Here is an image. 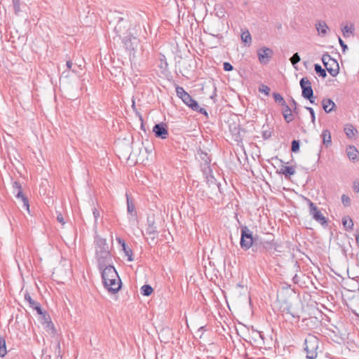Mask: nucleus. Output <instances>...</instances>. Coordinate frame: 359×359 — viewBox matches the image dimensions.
Returning a JSON list of instances; mask_svg holds the SVG:
<instances>
[{"label": "nucleus", "mask_w": 359, "mask_h": 359, "mask_svg": "<svg viewBox=\"0 0 359 359\" xmlns=\"http://www.w3.org/2000/svg\"><path fill=\"white\" fill-rule=\"evenodd\" d=\"M102 283L107 291L111 294L118 292L121 287V280L115 268L109 264L108 266L100 269Z\"/></svg>", "instance_id": "nucleus-1"}, {"label": "nucleus", "mask_w": 359, "mask_h": 359, "mask_svg": "<svg viewBox=\"0 0 359 359\" xmlns=\"http://www.w3.org/2000/svg\"><path fill=\"white\" fill-rule=\"evenodd\" d=\"M95 255L98 263L99 269L111 264L112 257L109 251V245L105 239L97 238L96 239Z\"/></svg>", "instance_id": "nucleus-2"}, {"label": "nucleus", "mask_w": 359, "mask_h": 359, "mask_svg": "<svg viewBox=\"0 0 359 359\" xmlns=\"http://www.w3.org/2000/svg\"><path fill=\"white\" fill-rule=\"evenodd\" d=\"M320 341L314 335L309 334L304 340V351L308 359H314L318 355Z\"/></svg>", "instance_id": "nucleus-3"}, {"label": "nucleus", "mask_w": 359, "mask_h": 359, "mask_svg": "<svg viewBox=\"0 0 359 359\" xmlns=\"http://www.w3.org/2000/svg\"><path fill=\"white\" fill-rule=\"evenodd\" d=\"M322 62L326 70L332 76L334 77L338 75L339 72V63L335 59L331 57L327 53L323 55Z\"/></svg>", "instance_id": "nucleus-4"}, {"label": "nucleus", "mask_w": 359, "mask_h": 359, "mask_svg": "<svg viewBox=\"0 0 359 359\" xmlns=\"http://www.w3.org/2000/svg\"><path fill=\"white\" fill-rule=\"evenodd\" d=\"M257 238L252 236V231L246 226L241 227V247L244 250L250 249Z\"/></svg>", "instance_id": "nucleus-5"}, {"label": "nucleus", "mask_w": 359, "mask_h": 359, "mask_svg": "<svg viewBox=\"0 0 359 359\" xmlns=\"http://www.w3.org/2000/svg\"><path fill=\"white\" fill-rule=\"evenodd\" d=\"M305 200L306 201L309 205V213L312 216L313 219L323 226H327V219L318 210L316 205L307 198H305Z\"/></svg>", "instance_id": "nucleus-6"}, {"label": "nucleus", "mask_w": 359, "mask_h": 359, "mask_svg": "<svg viewBox=\"0 0 359 359\" xmlns=\"http://www.w3.org/2000/svg\"><path fill=\"white\" fill-rule=\"evenodd\" d=\"M299 84L302 90V95L303 97L314 98L311 83L307 77H303L301 79Z\"/></svg>", "instance_id": "nucleus-7"}, {"label": "nucleus", "mask_w": 359, "mask_h": 359, "mask_svg": "<svg viewBox=\"0 0 359 359\" xmlns=\"http://www.w3.org/2000/svg\"><path fill=\"white\" fill-rule=\"evenodd\" d=\"M13 193L15 194V196L18 198H21L23 201L24 206L29 210V201L25 196L22 191V187L20 182H14L13 183Z\"/></svg>", "instance_id": "nucleus-8"}, {"label": "nucleus", "mask_w": 359, "mask_h": 359, "mask_svg": "<svg viewBox=\"0 0 359 359\" xmlns=\"http://www.w3.org/2000/svg\"><path fill=\"white\" fill-rule=\"evenodd\" d=\"M153 132L156 137L166 139L168 136V131L165 123L156 124L153 128Z\"/></svg>", "instance_id": "nucleus-9"}, {"label": "nucleus", "mask_w": 359, "mask_h": 359, "mask_svg": "<svg viewBox=\"0 0 359 359\" xmlns=\"http://www.w3.org/2000/svg\"><path fill=\"white\" fill-rule=\"evenodd\" d=\"M273 51L269 48H262L257 51L259 60L262 64H267L269 58L271 57Z\"/></svg>", "instance_id": "nucleus-10"}, {"label": "nucleus", "mask_w": 359, "mask_h": 359, "mask_svg": "<svg viewBox=\"0 0 359 359\" xmlns=\"http://www.w3.org/2000/svg\"><path fill=\"white\" fill-rule=\"evenodd\" d=\"M123 43L127 50L134 51L139 43V40L136 37L128 36L123 39Z\"/></svg>", "instance_id": "nucleus-11"}, {"label": "nucleus", "mask_w": 359, "mask_h": 359, "mask_svg": "<svg viewBox=\"0 0 359 359\" xmlns=\"http://www.w3.org/2000/svg\"><path fill=\"white\" fill-rule=\"evenodd\" d=\"M25 300L29 303L31 308L36 311L38 314H43L40 304L32 299L28 292L25 294Z\"/></svg>", "instance_id": "nucleus-12"}, {"label": "nucleus", "mask_w": 359, "mask_h": 359, "mask_svg": "<svg viewBox=\"0 0 359 359\" xmlns=\"http://www.w3.org/2000/svg\"><path fill=\"white\" fill-rule=\"evenodd\" d=\"M128 25V23L127 21L123 20V19H121L117 25H116L114 28V31L116 32V34L121 36L122 35H124L127 34V27Z\"/></svg>", "instance_id": "nucleus-13"}, {"label": "nucleus", "mask_w": 359, "mask_h": 359, "mask_svg": "<svg viewBox=\"0 0 359 359\" xmlns=\"http://www.w3.org/2000/svg\"><path fill=\"white\" fill-rule=\"evenodd\" d=\"M182 102L189 107L191 109H197L198 107V102L192 99L191 95L187 93L186 95L182 99Z\"/></svg>", "instance_id": "nucleus-14"}, {"label": "nucleus", "mask_w": 359, "mask_h": 359, "mask_svg": "<svg viewBox=\"0 0 359 359\" xmlns=\"http://www.w3.org/2000/svg\"><path fill=\"white\" fill-rule=\"evenodd\" d=\"M335 103L329 98H325L322 101V107L326 113L331 112L335 107Z\"/></svg>", "instance_id": "nucleus-15"}, {"label": "nucleus", "mask_w": 359, "mask_h": 359, "mask_svg": "<svg viewBox=\"0 0 359 359\" xmlns=\"http://www.w3.org/2000/svg\"><path fill=\"white\" fill-rule=\"evenodd\" d=\"M346 154L350 160L355 161L358 159L359 152L354 146H348L346 148Z\"/></svg>", "instance_id": "nucleus-16"}, {"label": "nucleus", "mask_w": 359, "mask_h": 359, "mask_svg": "<svg viewBox=\"0 0 359 359\" xmlns=\"http://www.w3.org/2000/svg\"><path fill=\"white\" fill-rule=\"evenodd\" d=\"M117 241H118V243L121 245L122 248H123V250L124 251V253L125 255L128 257V260L129 262H131L133 261V251L132 250L128 247L125 243L124 241H123L122 239L121 238H117Z\"/></svg>", "instance_id": "nucleus-17"}, {"label": "nucleus", "mask_w": 359, "mask_h": 359, "mask_svg": "<svg viewBox=\"0 0 359 359\" xmlns=\"http://www.w3.org/2000/svg\"><path fill=\"white\" fill-rule=\"evenodd\" d=\"M323 144L328 147L332 142L331 134L328 130H324L321 134Z\"/></svg>", "instance_id": "nucleus-18"}, {"label": "nucleus", "mask_w": 359, "mask_h": 359, "mask_svg": "<svg viewBox=\"0 0 359 359\" xmlns=\"http://www.w3.org/2000/svg\"><path fill=\"white\" fill-rule=\"evenodd\" d=\"M264 242L259 241L257 238L251 248H252V251L255 252L263 253V252H264Z\"/></svg>", "instance_id": "nucleus-19"}, {"label": "nucleus", "mask_w": 359, "mask_h": 359, "mask_svg": "<svg viewBox=\"0 0 359 359\" xmlns=\"http://www.w3.org/2000/svg\"><path fill=\"white\" fill-rule=\"evenodd\" d=\"M283 107H284V110L283 111V114L284 118L287 123H290L293 120L292 109L287 104H285V105H283Z\"/></svg>", "instance_id": "nucleus-20"}, {"label": "nucleus", "mask_w": 359, "mask_h": 359, "mask_svg": "<svg viewBox=\"0 0 359 359\" xmlns=\"http://www.w3.org/2000/svg\"><path fill=\"white\" fill-rule=\"evenodd\" d=\"M344 130L348 138H353L358 133L357 130L351 124H346L344 126Z\"/></svg>", "instance_id": "nucleus-21"}, {"label": "nucleus", "mask_w": 359, "mask_h": 359, "mask_svg": "<svg viewBox=\"0 0 359 359\" xmlns=\"http://www.w3.org/2000/svg\"><path fill=\"white\" fill-rule=\"evenodd\" d=\"M316 29L320 34L325 35L329 29L328 26L324 21H319L316 24Z\"/></svg>", "instance_id": "nucleus-22"}, {"label": "nucleus", "mask_w": 359, "mask_h": 359, "mask_svg": "<svg viewBox=\"0 0 359 359\" xmlns=\"http://www.w3.org/2000/svg\"><path fill=\"white\" fill-rule=\"evenodd\" d=\"M241 40L243 42H244L248 46L251 44L252 36H251L250 32L248 29H246L242 32Z\"/></svg>", "instance_id": "nucleus-23"}, {"label": "nucleus", "mask_w": 359, "mask_h": 359, "mask_svg": "<svg viewBox=\"0 0 359 359\" xmlns=\"http://www.w3.org/2000/svg\"><path fill=\"white\" fill-rule=\"evenodd\" d=\"M264 252L270 254L273 253L276 250V244L273 242L264 241Z\"/></svg>", "instance_id": "nucleus-24"}, {"label": "nucleus", "mask_w": 359, "mask_h": 359, "mask_svg": "<svg viewBox=\"0 0 359 359\" xmlns=\"http://www.w3.org/2000/svg\"><path fill=\"white\" fill-rule=\"evenodd\" d=\"M126 196H127V211L132 216H136L137 212L135 211V205H134L133 203L132 202V201L130 200V198L128 197V196L126 195Z\"/></svg>", "instance_id": "nucleus-25"}, {"label": "nucleus", "mask_w": 359, "mask_h": 359, "mask_svg": "<svg viewBox=\"0 0 359 359\" xmlns=\"http://www.w3.org/2000/svg\"><path fill=\"white\" fill-rule=\"evenodd\" d=\"M14 10V13L16 15H20L22 13L20 0H11Z\"/></svg>", "instance_id": "nucleus-26"}, {"label": "nucleus", "mask_w": 359, "mask_h": 359, "mask_svg": "<svg viewBox=\"0 0 359 359\" xmlns=\"http://www.w3.org/2000/svg\"><path fill=\"white\" fill-rule=\"evenodd\" d=\"M43 327L46 331L50 332L51 334H55L56 330L51 320L43 323Z\"/></svg>", "instance_id": "nucleus-27"}, {"label": "nucleus", "mask_w": 359, "mask_h": 359, "mask_svg": "<svg viewBox=\"0 0 359 359\" xmlns=\"http://www.w3.org/2000/svg\"><path fill=\"white\" fill-rule=\"evenodd\" d=\"M140 292L144 296H149L153 292V288L149 285H144L141 287Z\"/></svg>", "instance_id": "nucleus-28"}, {"label": "nucleus", "mask_w": 359, "mask_h": 359, "mask_svg": "<svg viewBox=\"0 0 359 359\" xmlns=\"http://www.w3.org/2000/svg\"><path fill=\"white\" fill-rule=\"evenodd\" d=\"M314 69H315L316 74H318L322 78H325L327 76L326 70L323 69L320 65H318V64L314 65Z\"/></svg>", "instance_id": "nucleus-29"}, {"label": "nucleus", "mask_w": 359, "mask_h": 359, "mask_svg": "<svg viewBox=\"0 0 359 359\" xmlns=\"http://www.w3.org/2000/svg\"><path fill=\"white\" fill-rule=\"evenodd\" d=\"M342 224L346 229V230H351L353 226V222L351 219H348L347 217H344L342 219Z\"/></svg>", "instance_id": "nucleus-30"}, {"label": "nucleus", "mask_w": 359, "mask_h": 359, "mask_svg": "<svg viewBox=\"0 0 359 359\" xmlns=\"http://www.w3.org/2000/svg\"><path fill=\"white\" fill-rule=\"evenodd\" d=\"M6 354V341L4 337H0V356L4 357Z\"/></svg>", "instance_id": "nucleus-31"}, {"label": "nucleus", "mask_w": 359, "mask_h": 359, "mask_svg": "<svg viewBox=\"0 0 359 359\" xmlns=\"http://www.w3.org/2000/svg\"><path fill=\"white\" fill-rule=\"evenodd\" d=\"M147 233L151 236V238L154 239L157 235V231L156 227L154 226L153 224H149L148 228L147 229Z\"/></svg>", "instance_id": "nucleus-32"}, {"label": "nucleus", "mask_w": 359, "mask_h": 359, "mask_svg": "<svg viewBox=\"0 0 359 359\" xmlns=\"http://www.w3.org/2000/svg\"><path fill=\"white\" fill-rule=\"evenodd\" d=\"M273 97L276 102L280 104L282 106L285 105L286 102L280 94L278 93H273Z\"/></svg>", "instance_id": "nucleus-33"}, {"label": "nucleus", "mask_w": 359, "mask_h": 359, "mask_svg": "<svg viewBox=\"0 0 359 359\" xmlns=\"http://www.w3.org/2000/svg\"><path fill=\"white\" fill-rule=\"evenodd\" d=\"M282 172L285 175H292L295 173V170L293 167L292 166H285L284 167V168L283 169V171Z\"/></svg>", "instance_id": "nucleus-34"}, {"label": "nucleus", "mask_w": 359, "mask_h": 359, "mask_svg": "<svg viewBox=\"0 0 359 359\" xmlns=\"http://www.w3.org/2000/svg\"><path fill=\"white\" fill-rule=\"evenodd\" d=\"M176 93L178 97H180L181 100L186 95L187 93L184 89L181 86H177L176 87Z\"/></svg>", "instance_id": "nucleus-35"}, {"label": "nucleus", "mask_w": 359, "mask_h": 359, "mask_svg": "<svg viewBox=\"0 0 359 359\" xmlns=\"http://www.w3.org/2000/svg\"><path fill=\"white\" fill-rule=\"evenodd\" d=\"M341 202L343 205L346 207H348L351 205V198L347 195L343 194L341 196Z\"/></svg>", "instance_id": "nucleus-36"}, {"label": "nucleus", "mask_w": 359, "mask_h": 359, "mask_svg": "<svg viewBox=\"0 0 359 359\" xmlns=\"http://www.w3.org/2000/svg\"><path fill=\"white\" fill-rule=\"evenodd\" d=\"M291 150L294 153L299 150V142L298 140H294L292 142Z\"/></svg>", "instance_id": "nucleus-37"}, {"label": "nucleus", "mask_w": 359, "mask_h": 359, "mask_svg": "<svg viewBox=\"0 0 359 359\" xmlns=\"http://www.w3.org/2000/svg\"><path fill=\"white\" fill-rule=\"evenodd\" d=\"M290 60L293 65H295L300 61V57L299 54L296 53L292 56Z\"/></svg>", "instance_id": "nucleus-38"}, {"label": "nucleus", "mask_w": 359, "mask_h": 359, "mask_svg": "<svg viewBox=\"0 0 359 359\" xmlns=\"http://www.w3.org/2000/svg\"><path fill=\"white\" fill-rule=\"evenodd\" d=\"M93 217H94V219H95V224H96L97 219L100 216V211L96 208H94L93 209Z\"/></svg>", "instance_id": "nucleus-39"}, {"label": "nucleus", "mask_w": 359, "mask_h": 359, "mask_svg": "<svg viewBox=\"0 0 359 359\" xmlns=\"http://www.w3.org/2000/svg\"><path fill=\"white\" fill-rule=\"evenodd\" d=\"M306 109L309 111L311 118V121L314 123L316 121L315 112L313 108L306 107Z\"/></svg>", "instance_id": "nucleus-40"}, {"label": "nucleus", "mask_w": 359, "mask_h": 359, "mask_svg": "<svg viewBox=\"0 0 359 359\" xmlns=\"http://www.w3.org/2000/svg\"><path fill=\"white\" fill-rule=\"evenodd\" d=\"M41 317V324L43 325V323L48 320H50V318L48 315H47L45 312L43 311V314H39Z\"/></svg>", "instance_id": "nucleus-41"}, {"label": "nucleus", "mask_w": 359, "mask_h": 359, "mask_svg": "<svg viewBox=\"0 0 359 359\" xmlns=\"http://www.w3.org/2000/svg\"><path fill=\"white\" fill-rule=\"evenodd\" d=\"M339 42L340 46H341L343 53H345V51L348 49L347 45L344 43V41L339 37Z\"/></svg>", "instance_id": "nucleus-42"}, {"label": "nucleus", "mask_w": 359, "mask_h": 359, "mask_svg": "<svg viewBox=\"0 0 359 359\" xmlns=\"http://www.w3.org/2000/svg\"><path fill=\"white\" fill-rule=\"evenodd\" d=\"M259 91L265 93L266 95H269L270 92V88L265 85H262V87L259 88Z\"/></svg>", "instance_id": "nucleus-43"}, {"label": "nucleus", "mask_w": 359, "mask_h": 359, "mask_svg": "<svg viewBox=\"0 0 359 359\" xmlns=\"http://www.w3.org/2000/svg\"><path fill=\"white\" fill-rule=\"evenodd\" d=\"M224 69L226 72L231 71L233 69V66L229 62H224Z\"/></svg>", "instance_id": "nucleus-44"}, {"label": "nucleus", "mask_w": 359, "mask_h": 359, "mask_svg": "<svg viewBox=\"0 0 359 359\" xmlns=\"http://www.w3.org/2000/svg\"><path fill=\"white\" fill-rule=\"evenodd\" d=\"M194 111H198L199 112L200 114H204L205 116H208V113L206 111V110L204 109V108H201L198 106V107L197 108V109H193Z\"/></svg>", "instance_id": "nucleus-45"}, {"label": "nucleus", "mask_w": 359, "mask_h": 359, "mask_svg": "<svg viewBox=\"0 0 359 359\" xmlns=\"http://www.w3.org/2000/svg\"><path fill=\"white\" fill-rule=\"evenodd\" d=\"M57 222L61 223L62 225H64L65 224V220H64V217H63V216H62V215L61 213H58L57 214Z\"/></svg>", "instance_id": "nucleus-46"}, {"label": "nucleus", "mask_w": 359, "mask_h": 359, "mask_svg": "<svg viewBox=\"0 0 359 359\" xmlns=\"http://www.w3.org/2000/svg\"><path fill=\"white\" fill-rule=\"evenodd\" d=\"M284 312H285V314H289V315H290L292 318H299V316H297V315H296V314H294V313H292V312H291V311H290V308H287V309H286V311H284Z\"/></svg>", "instance_id": "nucleus-47"}, {"label": "nucleus", "mask_w": 359, "mask_h": 359, "mask_svg": "<svg viewBox=\"0 0 359 359\" xmlns=\"http://www.w3.org/2000/svg\"><path fill=\"white\" fill-rule=\"evenodd\" d=\"M342 32H343V34L344 36L346 33H348V32L352 33L353 32L352 30L347 25L344 27V28L342 29Z\"/></svg>", "instance_id": "nucleus-48"}, {"label": "nucleus", "mask_w": 359, "mask_h": 359, "mask_svg": "<svg viewBox=\"0 0 359 359\" xmlns=\"http://www.w3.org/2000/svg\"><path fill=\"white\" fill-rule=\"evenodd\" d=\"M353 188L355 192H359V180L354 182Z\"/></svg>", "instance_id": "nucleus-49"}, {"label": "nucleus", "mask_w": 359, "mask_h": 359, "mask_svg": "<svg viewBox=\"0 0 359 359\" xmlns=\"http://www.w3.org/2000/svg\"><path fill=\"white\" fill-rule=\"evenodd\" d=\"M203 154L204 155V157H202V158L204 160L205 164L208 165L210 162V159L209 158L206 154Z\"/></svg>", "instance_id": "nucleus-50"}, {"label": "nucleus", "mask_w": 359, "mask_h": 359, "mask_svg": "<svg viewBox=\"0 0 359 359\" xmlns=\"http://www.w3.org/2000/svg\"><path fill=\"white\" fill-rule=\"evenodd\" d=\"M292 104L294 105V111L295 112L296 111V109H297V102H295V100L292 98Z\"/></svg>", "instance_id": "nucleus-51"}, {"label": "nucleus", "mask_w": 359, "mask_h": 359, "mask_svg": "<svg viewBox=\"0 0 359 359\" xmlns=\"http://www.w3.org/2000/svg\"><path fill=\"white\" fill-rule=\"evenodd\" d=\"M72 65L73 64H72V62L71 61H67V67L68 69H70L72 68Z\"/></svg>", "instance_id": "nucleus-52"}, {"label": "nucleus", "mask_w": 359, "mask_h": 359, "mask_svg": "<svg viewBox=\"0 0 359 359\" xmlns=\"http://www.w3.org/2000/svg\"><path fill=\"white\" fill-rule=\"evenodd\" d=\"M307 100H309V102L311 103V104H315V97L314 98H306Z\"/></svg>", "instance_id": "nucleus-53"}, {"label": "nucleus", "mask_w": 359, "mask_h": 359, "mask_svg": "<svg viewBox=\"0 0 359 359\" xmlns=\"http://www.w3.org/2000/svg\"><path fill=\"white\" fill-rule=\"evenodd\" d=\"M357 232H358V233L355 236V238H356L357 243L359 245V230Z\"/></svg>", "instance_id": "nucleus-54"}, {"label": "nucleus", "mask_w": 359, "mask_h": 359, "mask_svg": "<svg viewBox=\"0 0 359 359\" xmlns=\"http://www.w3.org/2000/svg\"><path fill=\"white\" fill-rule=\"evenodd\" d=\"M56 348L60 351V344L58 342L56 345Z\"/></svg>", "instance_id": "nucleus-55"}, {"label": "nucleus", "mask_w": 359, "mask_h": 359, "mask_svg": "<svg viewBox=\"0 0 359 359\" xmlns=\"http://www.w3.org/2000/svg\"><path fill=\"white\" fill-rule=\"evenodd\" d=\"M264 137H267V133H266V132H264Z\"/></svg>", "instance_id": "nucleus-56"}]
</instances>
